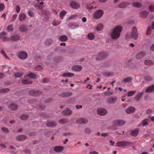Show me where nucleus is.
I'll list each match as a JSON object with an SVG mask.
<instances>
[{"label": "nucleus", "instance_id": "f257e3e1", "mask_svg": "<svg viewBox=\"0 0 154 154\" xmlns=\"http://www.w3.org/2000/svg\"><path fill=\"white\" fill-rule=\"evenodd\" d=\"M122 29V27L121 26H118L115 27L111 34V38L114 39H117L120 35Z\"/></svg>", "mask_w": 154, "mask_h": 154}, {"label": "nucleus", "instance_id": "f03ea898", "mask_svg": "<svg viewBox=\"0 0 154 154\" xmlns=\"http://www.w3.org/2000/svg\"><path fill=\"white\" fill-rule=\"evenodd\" d=\"M104 14L103 10L99 9L97 10L94 13L93 17L95 19H99L102 17Z\"/></svg>", "mask_w": 154, "mask_h": 154}, {"label": "nucleus", "instance_id": "7ed1b4c3", "mask_svg": "<svg viewBox=\"0 0 154 154\" xmlns=\"http://www.w3.org/2000/svg\"><path fill=\"white\" fill-rule=\"evenodd\" d=\"M132 144V143L131 142L125 141H118L116 143L117 146L119 147L126 146L131 145Z\"/></svg>", "mask_w": 154, "mask_h": 154}, {"label": "nucleus", "instance_id": "20e7f679", "mask_svg": "<svg viewBox=\"0 0 154 154\" xmlns=\"http://www.w3.org/2000/svg\"><path fill=\"white\" fill-rule=\"evenodd\" d=\"M108 56L107 52H102L100 53L96 58L97 60H101L106 58Z\"/></svg>", "mask_w": 154, "mask_h": 154}, {"label": "nucleus", "instance_id": "39448f33", "mask_svg": "<svg viewBox=\"0 0 154 154\" xmlns=\"http://www.w3.org/2000/svg\"><path fill=\"white\" fill-rule=\"evenodd\" d=\"M18 57L20 59L22 60H25L28 57V54L27 53L24 51H22L17 53Z\"/></svg>", "mask_w": 154, "mask_h": 154}, {"label": "nucleus", "instance_id": "423d86ee", "mask_svg": "<svg viewBox=\"0 0 154 154\" xmlns=\"http://www.w3.org/2000/svg\"><path fill=\"white\" fill-rule=\"evenodd\" d=\"M131 35L134 39H137L138 38V33L137 32V28L134 26L132 27Z\"/></svg>", "mask_w": 154, "mask_h": 154}, {"label": "nucleus", "instance_id": "0eeeda50", "mask_svg": "<svg viewBox=\"0 0 154 154\" xmlns=\"http://www.w3.org/2000/svg\"><path fill=\"white\" fill-rule=\"evenodd\" d=\"M70 7L74 9H78L80 7V5L75 1H72L70 3Z\"/></svg>", "mask_w": 154, "mask_h": 154}, {"label": "nucleus", "instance_id": "6e6552de", "mask_svg": "<svg viewBox=\"0 0 154 154\" xmlns=\"http://www.w3.org/2000/svg\"><path fill=\"white\" fill-rule=\"evenodd\" d=\"M97 112L98 114L99 115L104 116L107 113V112L106 109L103 108H100L97 110Z\"/></svg>", "mask_w": 154, "mask_h": 154}, {"label": "nucleus", "instance_id": "1a4fd4ad", "mask_svg": "<svg viewBox=\"0 0 154 154\" xmlns=\"http://www.w3.org/2000/svg\"><path fill=\"white\" fill-rule=\"evenodd\" d=\"M28 30L27 26L24 24H23L20 26L19 28V30L22 32H24Z\"/></svg>", "mask_w": 154, "mask_h": 154}, {"label": "nucleus", "instance_id": "9d476101", "mask_svg": "<svg viewBox=\"0 0 154 154\" xmlns=\"http://www.w3.org/2000/svg\"><path fill=\"white\" fill-rule=\"evenodd\" d=\"M0 39L5 41L9 40V38L7 36L6 33L5 32H2L0 33Z\"/></svg>", "mask_w": 154, "mask_h": 154}, {"label": "nucleus", "instance_id": "9b49d317", "mask_svg": "<svg viewBox=\"0 0 154 154\" xmlns=\"http://www.w3.org/2000/svg\"><path fill=\"white\" fill-rule=\"evenodd\" d=\"M68 26L69 28L73 29L77 28L79 26V24L76 23H69Z\"/></svg>", "mask_w": 154, "mask_h": 154}, {"label": "nucleus", "instance_id": "f8f14e48", "mask_svg": "<svg viewBox=\"0 0 154 154\" xmlns=\"http://www.w3.org/2000/svg\"><path fill=\"white\" fill-rule=\"evenodd\" d=\"M113 123L114 124L116 125L121 126L124 125L125 124V122L122 120H115L113 122Z\"/></svg>", "mask_w": 154, "mask_h": 154}, {"label": "nucleus", "instance_id": "ddd939ff", "mask_svg": "<svg viewBox=\"0 0 154 154\" xmlns=\"http://www.w3.org/2000/svg\"><path fill=\"white\" fill-rule=\"evenodd\" d=\"M20 36L19 35L16 34H12L11 37L9 38V40L16 41L20 39Z\"/></svg>", "mask_w": 154, "mask_h": 154}, {"label": "nucleus", "instance_id": "4468645a", "mask_svg": "<svg viewBox=\"0 0 154 154\" xmlns=\"http://www.w3.org/2000/svg\"><path fill=\"white\" fill-rule=\"evenodd\" d=\"M18 18L20 21H22L26 20V16L25 13H20L19 15Z\"/></svg>", "mask_w": 154, "mask_h": 154}, {"label": "nucleus", "instance_id": "2eb2a0df", "mask_svg": "<svg viewBox=\"0 0 154 154\" xmlns=\"http://www.w3.org/2000/svg\"><path fill=\"white\" fill-rule=\"evenodd\" d=\"M72 69L73 71H80L82 70V67L80 65H75L72 66Z\"/></svg>", "mask_w": 154, "mask_h": 154}, {"label": "nucleus", "instance_id": "dca6fc26", "mask_svg": "<svg viewBox=\"0 0 154 154\" xmlns=\"http://www.w3.org/2000/svg\"><path fill=\"white\" fill-rule=\"evenodd\" d=\"M88 121L87 119L85 118H80L78 119L76 122L82 124H85L88 122Z\"/></svg>", "mask_w": 154, "mask_h": 154}, {"label": "nucleus", "instance_id": "f3484780", "mask_svg": "<svg viewBox=\"0 0 154 154\" xmlns=\"http://www.w3.org/2000/svg\"><path fill=\"white\" fill-rule=\"evenodd\" d=\"M26 137L24 135H19L16 137V139L19 141H23L26 139Z\"/></svg>", "mask_w": 154, "mask_h": 154}, {"label": "nucleus", "instance_id": "a211bd4d", "mask_svg": "<svg viewBox=\"0 0 154 154\" xmlns=\"http://www.w3.org/2000/svg\"><path fill=\"white\" fill-rule=\"evenodd\" d=\"M117 98L115 97H111L108 98L107 102L109 103H113L116 101Z\"/></svg>", "mask_w": 154, "mask_h": 154}, {"label": "nucleus", "instance_id": "6ab92c4d", "mask_svg": "<svg viewBox=\"0 0 154 154\" xmlns=\"http://www.w3.org/2000/svg\"><path fill=\"white\" fill-rule=\"evenodd\" d=\"M154 91V85L148 87L145 91L146 93H150Z\"/></svg>", "mask_w": 154, "mask_h": 154}, {"label": "nucleus", "instance_id": "aec40b11", "mask_svg": "<svg viewBox=\"0 0 154 154\" xmlns=\"http://www.w3.org/2000/svg\"><path fill=\"white\" fill-rule=\"evenodd\" d=\"M64 147L62 146H58L54 147V151L57 152H60L62 151Z\"/></svg>", "mask_w": 154, "mask_h": 154}, {"label": "nucleus", "instance_id": "412c9836", "mask_svg": "<svg viewBox=\"0 0 154 154\" xmlns=\"http://www.w3.org/2000/svg\"><path fill=\"white\" fill-rule=\"evenodd\" d=\"M148 15V13L145 11H141L140 13V16L143 18H146Z\"/></svg>", "mask_w": 154, "mask_h": 154}, {"label": "nucleus", "instance_id": "4be33fe9", "mask_svg": "<svg viewBox=\"0 0 154 154\" xmlns=\"http://www.w3.org/2000/svg\"><path fill=\"white\" fill-rule=\"evenodd\" d=\"M72 111L69 109H67L62 112V114L63 115L66 116H69L72 114Z\"/></svg>", "mask_w": 154, "mask_h": 154}, {"label": "nucleus", "instance_id": "5701e85b", "mask_svg": "<svg viewBox=\"0 0 154 154\" xmlns=\"http://www.w3.org/2000/svg\"><path fill=\"white\" fill-rule=\"evenodd\" d=\"M135 109L132 106L129 107L127 109H126V112L128 114H130L134 112Z\"/></svg>", "mask_w": 154, "mask_h": 154}, {"label": "nucleus", "instance_id": "b1692460", "mask_svg": "<svg viewBox=\"0 0 154 154\" xmlns=\"http://www.w3.org/2000/svg\"><path fill=\"white\" fill-rule=\"evenodd\" d=\"M139 132V130L137 129H135L131 131L130 134L133 136H136L138 134Z\"/></svg>", "mask_w": 154, "mask_h": 154}, {"label": "nucleus", "instance_id": "393cba45", "mask_svg": "<svg viewBox=\"0 0 154 154\" xmlns=\"http://www.w3.org/2000/svg\"><path fill=\"white\" fill-rule=\"evenodd\" d=\"M146 54L145 52H139L136 55V58L137 59H140Z\"/></svg>", "mask_w": 154, "mask_h": 154}, {"label": "nucleus", "instance_id": "a878e982", "mask_svg": "<svg viewBox=\"0 0 154 154\" xmlns=\"http://www.w3.org/2000/svg\"><path fill=\"white\" fill-rule=\"evenodd\" d=\"M59 39L61 42H65L68 40V38L66 35H62L59 37Z\"/></svg>", "mask_w": 154, "mask_h": 154}, {"label": "nucleus", "instance_id": "bb28decb", "mask_svg": "<svg viewBox=\"0 0 154 154\" xmlns=\"http://www.w3.org/2000/svg\"><path fill=\"white\" fill-rule=\"evenodd\" d=\"M72 94V93L67 92L62 93L60 94V96L62 97H67L70 96Z\"/></svg>", "mask_w": 154, "mask_h": 154}, {"label": "nucleus", "instance_id": "cd10ccee", "mask_svg": "<svg viewBox=\"0 0 154 154\" xmlns=\"http://www.w3.org/2000/svg\"><path fill=\"white\" fill-rule=\"evenodd\" d=\"M132 79V77H129L124 79L122 80V82L124 83H129L131 82Z\"/></svg>", "mask_w": 154, "mask_h": 154}, {"label": "nucleus", "instance_id": "c85d7f7f", "mask_svg": "<svg viewBox=\"0 0 154 154\" xmlns=\"http://www.w3.org/2000/svg\"><path fill=\"white\" fill-rule=\"evenodd\" d=\"M56 125L57 123L53 122H49L46 123V125L48 127H54Z\"/></svg>", "mask_w": 154, "mask_h": 154}, {"label": "nucleus", "instance_id": "c756f323", "mask_svg": "<svg viewBox=\"0 0 154 154\" xmlns=\"http://www.w3.org/2000/svg\"><path fill=\"white\" fill-rule=\"evenodd\" d=\"M27 76L28 77L32 79H35L37 78V75L32 72H30L27 74Z\"/></svg>", "mask_w": 154, "mask_h": 154}, {"label": "nucleus", "instance_id": "7c9ffc66", "mask_svg": "<svg viewBox=\"0 0 154 154\" xmlns=\"http://www.w3.org/2000/svg\"><path fill=\"white\" fill-rule=\"evenodd\" d=\"M132 6L136 8H140L142 5V4L140 2H135L132 3Z\"/></svg>", "mask_w": 154, "mask_h": 154}, {"label": "nucleus", "instance_id": "2f4dec72", "mask_svg": "<svg viewBox=\"0 0 154 154\" xmlns=\"http://www.w3.org/2000/svg\"><path fill=\"white\" fill-rule=\"evenodd\" d=\"M74 74L71 72L64 73L62 74V76L65 77H71L73 76Z\"/></svg>", "mask_w": 154, "mask_h": 154}, {"label": "nucleus", "instance_id": "473e14b6", "mask_svg": "<svg viewBox=\"0 0 154 154\" xmlns=\"http://www.w3.org/2000/svg\"><path fill=\"white\" fill-rule=\"evenodd\" d=\"M143 91L138 93L136 95L135 97V98L136 100H139L141 98V96L143 95Z\"/></svg>", "mask_w": 154, "mask_h": 154}, {"label": "nucleus", "instance_id": "72a5a7b5", "mask_svg": "<svg viewBox=\"0 0 154 154\" xmlns=\"http://www.w3.org/2000/svg\"><path fill=\"white\" fill-rule=\"evenodd\" d=\"M32 81H29L28 80L23 79L22 80V84L26 85L32 84Z\"/></svg>", "mask_w": 154, "mask_h": 154}, {"label": "nucleus", "instance_id": "f704fd0d", "mask_svg": "<svg viewBox=\"0 0 154 154\" xmlns=\"http://www.w3.org/2000/svg\"><path fill=\"white\" fill-rule=\"evenodd\" d=\"M144 63L146 65H151L153 64V61L150 60H146L145 61Z\"/></svg>", "mask_w": 154, "mask_h": 154}, {"label": "nucleus", "instance_id": "c9c22d12", "mask_svg": "<svg viewBox=\"0 0 154 154\" xmlns=\"http://www.w3.org/2000/svg\"><path fill=\"white\" fill-rule=\"evenodd\" d=\"M67 14V12L66 11H63L60 12V16L61 19H63L64 17Z\"/></svg>", "mask_w": 154, "mask_h": 154}, {"label": "nucleus", "instance_id": "e433bc0d", "mask_svg": "<svg viewBox=\"0 0 154 154\" xmlns=\"http://www.w3.org/2000/svg\"><path fill=\"white\" fill-rule=\"evenodd\" d=\"M127 6L126 3L125 2H122L118 5V7L120 8H124Z\"/></svg>", "mask_w": 154, "mask_h": 154}, {"label": "nucleus", "instance_id": "4c0bfd02", "mask_svg": "<svg viewBox=\"0 0 154 154\" xmlns=\"http://www.w3.org/2000/svg\"><path fill=\"white\" fill-rule=\"evenodd\" d=\"M59 122L61 124H64L68 122V120L66 119H61L59 120Z\"/></svg>", "mask_w": 154, "mask_h": 154}, {"label": "nucleus", "instance_id": "58836bf2", "mask_svg": "<svg viewBox=\"0 0 154 154\" xmlns=\"http://www.w3.org/2000/svg\"><path fill=\"white\" fill-rule=\"evenodd\" d=\"M10 108L13 110H15L17 109L18 108L17 106L14 103H12L10 106Z\"/></svg>", "mask_w": 154, "mask_h": 154}, {"label": "nucleus", "instance_id": "ea45409f", "mask_svg": "<svg viewBox=\"0 0 154 154\" xmlns=\"http://www.w3.org/2000/svg\"><path fill=\"white\" fill-rule=\"evenodd\" d=\"M23 75V73L22 72H17L14 73V76L16 78H20Z\"/></svg>", "mask_w": 154, "mask_h": 154}, {"label": "nucleus", "instance_id": "a19ab883", "mask_svg": "<svg viewBox=\"0 0 154 154\" xmlns=\"http://www.w3.org/2000/svg\"><path fill=\"white\" fill-rule=\"evenodd\" d=\"M88 37L89 39L92 40L94 38L95 35L93 33H91L88 34Z\"/></svg>", "mask_w": 154, "mask_h": 154}, {"label": "nucleus", "instance_id": "79ce46f5", "mask_svg": "<svg viewBox=\"0 0 154 154\" xmlns=\"http://www.w3.org/2000/svg\"><path fill=\"white\" fill-rule=\"evenodd\" d=\"M53 42L52 40L51 39H48L46 40L45 43V44L46 45H49L51 44Z\"/></svg>", "mask_w": 154, "mask_h": 154}, {"label": "nucleus", "instance_id": "37998d69", "mask_svg": "<svg viewBox=\"0 0 154 154\" xmlns=\"http://www.w3.org/2000/svg\"><path fill=\"white\" fill-rule=\"evenodd\" d=\"M148 119H146L143 120L141 122V124L143 126H145L146 125H148Z\"/></svg>", "mask_w": 154, "mask_h": 154}, {"label": "nucleus", "instance_id": "c03bdc74", "mask_svg": "<svg viewBox=\"0 0 154 154\" xmlns=\"http://www.w3.org/2000/svg\"><path fill=\"white\" fill-rule=\"evenodd\" d=\"M103 24H99L97 25L96 27V29L98 30H101L103 28Z\"/></svg>", "mask_w": 154, "mask_h": 154}, {"label": "nucleus", "instance_id": "a18cd8bd", "mask_svg": "<svg viewBox=\"0 0 154 154\" xmlns=\"http://www.w3.org/2000/svg\"><path fill=\"white\" fill-rule=\"evenodd\" d=\"M135 92V91H131L128 93L127 96L128 97L132 96L134 94Z\"/></svg>", "mask_w": 154, "mask_h": 154}, {"label": "nucleus", "instance_id": "49530a36", "mask_svg": "<svg viewBox=\"0 0 154 154\" xmlns=\"http://www.w3.org/2000/svg\"><path fill=\"white\" fill-rule=\"evenodd\" d=\"M28 116L27 115L24 114L20 116V118L22 120H26L27 119Z\"/></svg>", "mask_w": 154, "mask_h": 154}, {"label": "nucleus", "instance_id": "de8ad7c7", "mask_svg": "<svg viewBox=\"0 0 154 154\" xmlns=\"http://www.w3.org/2000/svg\"><path fill=\"white\" fill-rule=\"evenodd\" d=\"M149 9L151 12H154V6L153 5H150L149 7Z\"/></svg>", "mask_w": 154, "mask_h": 154}, {"label": "nucleus", "instance_id": "09e8293b", "mask_svg": "<svg viewBox=\"0 0 154 154\" xmlns=\"http://www.w3.org/2000/svg\"><path fill=\"white\" fill-rule=\"evenodd\" d=\"M32 91L35 93V94H32V95L33 96L38 95L41 93L39 91L34 90H32Z\"/></svg>", "mask_w": 154, "mask_h": 154}, {"label": "nucleus", "instance_id": "8fccbe9b", "mask_svg": "<svg viewBox=\"0 0 154 154\" xmlns=\"http://www.w3.org/2000/svg\"><path fill=\"white\" fill-rule=\"evenodd\" d=\"M13 29V27L12 25H9L7 28V30L9 31H12Z\"/></svg>", "mask_w": 154, "mask_h": 154}, {"label": "nucleus", "instance_id": "3c124183", "mask_svg": "<svg viewBox=\"0 0 154 154\" xmlns=\"http://www.w3.org/2000/svg\"><path fill=\"white\" fill-rule=\"evenodd\" d=\"M1 53L5 57L6 59H8V57L7 56L6 53L5 52L4 50H2L1 52Z\"/></svg>", "mask_w": 154, "mask_h": 154}, {"label": "nucleus", "instance_id": "603ef678", "mask_svg": "<svg viewBox=\"0 0 154 154\" xmlns=\"http://www.w3.org/2000/svg\"><path fill=\"white\" fill-rule=\"evenodd\" d=\"M28 14L29 15V16H30L31 17H32L34 16V14L31 11H29L28 12Z\"/></svg>", "mask_w": 154, "mask_h": 154}, {"label": "nucleus", "instance_id": "864d4df0", "mask_svg": "<svg viewBox=\"0 0 154 154\" xmlns=\"http://www.w3.org/2000/svg\"><path fill=\"white\" fill-rule=\"evenodd\" d=\"M5 8V5L3 4H0V11H2Z\"/></svg>", "mask_w": 154, "mask_h": 154}, {"label": "nucleus", "instance_id": "5fc2aeb1", "mask_svg": "<svg viewBox=\"0 0 154 154\" xmlns=\"http://www.w3.org/2000/svg\"><path fill=\"white\" fill-rule=\"evenodd\" d=\"M152 30V28L151 26H149L147 29V31L146 32V34L147 35H149V33Z\"/></svg>", "mask_w": 154, "mask_h": 154}, {"label": "nucleus", "instance_id": "6e6d98bb", "mask_svg": "<svg viewBox=\"0 0 154 154\" xmlns=\"http://www.w3.org/2000/svg\"><path fill=\"white\" fill-rule=\"evenodd\" d=\"M78 17V16L76 14H74L72 15L71 16H70L69 17V19H73V18H76L77 17Z\"/></svg>", "mask_w": 154, "mask_h": 154}, {"label": "nucleus", "instance_id": "4d7b16f0", "mask_svg": "<svg viewBox=\"0 0 154 154\" xmlns=\"http://www.w3.org/2000/svg\"><path fill=\"white\" fill-rule=\"evenodd\" d=\"M145 80L150 81L152 80V79L149 76H147L145 78Z\"/></svg>", "mask_w": 154, "mask_h": 154}, {"label": "nucleus", "instance_id": "13d9d810", "mask_svg": "<svg viewBox=\"0 0 154 154\" xmlns=\"http://www.w3.org/2000/svg\"><path fill=\"white\" fill-rule=\"evenodd\" d=\"M8 90V89H1L0 90V92L2 93H5Z\"/></svg>", "mask_w": 154, "mask_h": 154}, {"label": "nucleus", "instance_id": "bf43d9fd", "mask_svg": "<svg viewBox=\"0 0 154 154\" xmlns=\"http://www.w3.org/2000/svg\"><path fill=\"white\" fill-rule=\"evenodd\" d=\"M85 132L86 134H88L91 132V130L89 128H86L85 130Z\"/></svg>", "mask_w": 154, "mask_h": 154}, {"label": "nucleus", "instance_id": "052dcab7", "mask_svg": "<svg viewBox=\"0 0 154 154\" xmlns=\"http://www.w3.org/2000/svg\"><path fill=\"white\" fill-rule=\"evenodd\" d=\"M2 130L6 133H7L8 132V129L6 128L3 127L2 128Z\"/></svg>", "mask_w": 154, "mask_h": 154}, {"label": "nucleus", "instance_id": "680f3d73", "mask_svg": "<svg viewBox=\"0 0 154 154\" xmlns=\"http://www.w3.org/2000/svg\"><path fill=\"white\" fill-rule=\"evenodd\" d=\"M17 16V15L16 14H14L12 17V20L14 21V20H15L16 19Z\"/></svg>", "mask_w": 154, "mask_h": 154}, {"label": "nucleus", "instance_id": "e2e57ef3", "mask_svg": "<svg viewBox=\"0 0 154 154\" xmlns=\"http://www.w3.org/2000/svg\"><path fill=\"white\" fill-rule=\"evenodd\" d=\"M152 109H151V108L149 109L146 110V113L148 114L150 113H152Z\"/></svg>", "mask_w": 154, "mask_h": 154}, {"label": "nucleus", "instance_id": "0e129e2a", "mask_svg": "<svg viewBox=\"0 0 154 154\" xmlns=\"http://www.w3.org/2000/svg\"><path fill=\"white\" fill-rule=\"evenodd\" d=\"M20 11V8L18 5H17L16 8V11L17 13H19Z\"/></svg>", "mask_w": 154, "mask_h": 154}, {"label": "nucleus", "instance_id": "69168bd1", "mask_svg": "<svg viewBox=\"0 0 154 154\" xmlns=\"http://www.w3.org/2000/svg\"><path fill=\"white\" fill-rule=\"evenodd\" d=\"M108 134L107 133H103L101 134V136L103 137H105L108 135Z\"/></svg>", "mask_w": 154, "mask_h": 154}, {"label": "nucleus", "instance_id": "338daca9", "mask_svg": "<svg viewBox=\"0 0 154 154\" xmlns=\"http://www.w3.org/2000/svg\"><path fill=\"white\" fill-rule=\"evenodd\" d=\"M150 49L152 51H154V44H152L150 47Z\"/></svg>", "mask_w": 154, "mask_h": 154}, {"label": "nucleus", "instance_id": "774afa93", "mask_svg": "<svg viewBox=\"0 0 154 154\" xmlns=\"http://www.w3.org/2000/svg\"><path fill=\"white\" fill-rule=\"evenodd\" d=\"M109 142L110 143V145L112 146H114V144L115 143V142L114 141H112V140H110Z\"/></svg>", "mask_w": 154, "mask_h": 154}]
</instances>
